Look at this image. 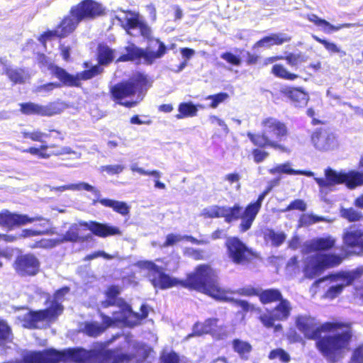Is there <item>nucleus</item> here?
<instances>
[{"instance_id": "f257e3e1", "label": "nucleus", "mask_w": 363, "mask_h": 363, "mask_svg": "<svg viewBox=\"0 0 363 363\" xmlns=\"http://www.w3.org/2000/svg\"><path fill=\"white\" fill-rule=\"evenodd\" d=\"M297 328L308 339H317L321 333L330 335L320 338L316 345L323 355L332 362L344 358L350 349L352 333L349 324L325 323L319 325L314 318L300 315L296 319Z\"/></svg>"}, {"instance_id": "f03ea898", "label": "nucleus", "mask_w": 363, "mask_h": 363, "mask_svg": "<svg viewBox=\"0 0 363 363\" xmlns=\"http://www.w3.org/2000/svg\"><path fill=\"white\" fill-rule=\"evenodd\" d=\"M116 18L128 34L133 35V30L139 29L140 35L150 41L145 50L138 48L134 44L128 45L125 48V53L121 55L117 61H133L143 58L145 63L152 64L166 53V46L160 40L152 38L151 28L139 13L121 11V13L116 16Z\"/></svg>"}, {"instance_id": "7ed1b4c3", "label": "nucleus", "mask_w": 363, "mask_h": 363, "mask_svg": "<svg viewBox=\"0 0 363 363\" xmlns=\"http://www.w3.org/2000/svg\"><path fill=\"white\" fill-rule=\"evenodd\" d=\"M336 243L332 235L318 237L306 241L302 247L305 255L303 272L304 276L313 279L320 275L328 268L339 265L342 262L340 256L334 254H323L316 252L330 250Z\"/></svg>"}, {"instance_id": "20e7f679", "label": "nucleus", "mask_w": 363, "mask_h": 363, "mask_svg": "<svg viewBox=\"0 0 363 363\" xmlns=\"http://www.w3.org/2000/svg\"><path fill=\"white\" fill-rule=\"evenodd\" d=\"M183 285L201 291L212 298L221 301H234L235 305L244 311H252L255 306L243 300H234L233 292L220 286L217 281L216 272L208 265L201 264L197 267L194 273L188 275Z\"/></svg>"}, {"instance_id": "39448f33", "label": "nucleus", "mask_w": 363, "mask_h": 363, "mask_svg": "<svg viewBox=\"0 0 363 363\" xmlns=\"http://www.w3.org/2000/svg\"><path fill=\"white\" fill-rule=\"evenodd\" d=\"M267 194V191L261 194L257 200L247 205L244 211L238 204H235L233 207L213 205L203 208L201 216L205 218H225L227 223L240 219L239 229L240 232L244 233L251 228Z\"/></svg>"}, {"instance_id": "423d86ee", "label": "nucleus", "mask_w": 363, "mask_h": 363, "mask_svg": "<svg viewBox=\"0 0 363 363\" xmlns=\"http://www.w3.org/2000/svg\"><path fill=\"white\" fill-rule=\"evenodd\" d=\"M147 76L137 73L128 81L117 84L111 89L113 99L127 108L135 106L142 99V90L151 86Z\"/></svg>"}, {"instance_id": "0eeeda50", "label": "nucleus", "mask_w": 363, "mask_h": 363, "mask_svg": "<svg viewBox=\"0 0 363 363\" xmlns=\"http://www.w3.org/2000/svg\"><path fill=\"white\" fill-rule=\"evenodd\" d=\"M261 126L262 134L247 133V137L254 145L259 147L269 146L283 152L287 151L284 146L278 143L288 134L285 123L276 118L267 117L262 120Z\"/></svg>"}, {"instance_id": "6e6552de", "label": "nucleus", "mask_w": 363, "mask_h": 363, "mask_svg": "<svg viewBox=\"0 0 363 363\" xmlns=\"http://www.w3.org/2000/svg\"><path fill=\"white\" fill-rule=\"evenodd\" d=\"M82 226L86 227L94 235L100 238L122 235V231L119 228L108 223H101L96 221H79L78 223H72L69 226L68 230L60 239L61 243L64 242H78L86 240L89 236L79 235V230Z\"/></svg>"}, {"instance_id": "1a4fd4ad", "label": "nucleus", "mask_w": 363, "mask_h": 363, "mask_svg": "<svg viewBox=\"0 0 363 363\" xmlns=\"http://www.w3.org/2000/svg\"><path fill=\"white\" fill-rule=\"evenodd\" d=\"M360 172L351 171L348 173L337 172L330 168L325 169V178L314 177L321 189H328L336 184L345 183L349 189L363 185V155L359 162Z\"/></svg>"}, {"instance_id": "9d476101", "label": "nucleus", "mask_w": 363, "mask_h": 363, "mask_svg": "<svg viewBox=\"0 0 363 363\" xmlns=\"http://www.w3.org/2000/svg\"><path fill=\"white\" fill-rule=\"evenodd\" d=\"M362 274L363 266H361L351 271L340 272L329 277L319 279L313 284L312 286L317 287L320 283L328 281V289L324 294V298L333 300L337 297L346 286L350 285Z\"/></svg>"}, {"instance_id": "9b49d317", "label": "nucleus", "mask_w": 363, "mask_h": 363, "mask_svg": "<svg viewBox=\"0 0 363 363\" xmlns=\"http://www.w3.org/2000/svg\"><path fill=\"white\" fill-rule=\"evenodd\" d=\"M68 288H62L58 290L54 295V300L51 302L50 306L45 309L36 312H26L21 318L25 328H38L40 321H51L55 319L63 311L60 301L66 294Z\"/></svg>"}, {"instance_id": "f8f14e48", "label": "nucleus", "mask_w": 363, "mask_h": 363, "mask_svg": "<svg viewBox=\"0 0 363 363\" xmlns=\"http://www.w3.org/2000/svg\"><path fill=\"white\" fill-rule=\"evenodd\" d=\"M40 59L43 63L48 65V69L51 70L53 74H55L65 85L69 86H79L82 80L90 79L102 72V69L99 66L95 65L89 69L77 73L76 75H72L67 73L65 69L55 66L52 63H48L45 60V56H42Z\"/></svg>"}, {"instance_id": "ddd939ff", "label": "nucleus", "mask_w": 363, "mask_h": 363, "mask_svg": "<svg viewBox=\"0 0 363 363\" xmlns=\"http://www.w3.org/2000/svg\"><path fill=\"white\" fill-rule=\"evenodd\" d=\"M35 221H40L39 227L41 230H47L48 233L50 230L48 227L50 226V220L42 216L29 217L26 214H18L11 213L8 210H4L0 212V225L12 230L14 227L26 225Z\"/></svg>"}, {"instance_id": "4468645a", "label": "nucleus", "mask_w": 363, "mask_h": 363, "mask_svg": "<svg viewBox=\"0 0 363 363\" xmlns=\"http://www.w3.org/2000/svg\"><path fill=\"white\" fill-rule=\"evenodd\" d=\"M136 266L142 269L147 271L150 281L155 288L162 289H168L178 284L177 279L164 274V269L150 261H140Z\"/></svg>"}, {"instance_id": "2eb2a0df", "label": "nucleus", "mask_w": 363, "mask_h": 363, "mask_svg": "<svg viewBox=\"0 0 363 363\" xmlns=\"http://www.w3.org/2000/svg\"><path fill=\"white\" fill-rule=\"evenodd\" d=\"M225 245L228 257L237 264H245L254 257L251 250L237 238H229Z\"/></svg>"}, {"instance_id": "dca6fc26", "label": "nucleus", "mask_w": 363, "mask_h": 363, "mask_svg": "<svg viewBox=\"0 0 363 363\" xmlns=\"http://www.w3.org/2000/svg\"><path fill=\"white\" fill-rule=\"evenodd\" d=\"M279 301L273 310L260 315L259 320L265 327L272 328L274 321H283L289 318L291 311L290 302L283 298Z\"/></svg>"}, {"instance_id": "f3484780", "label": "nucleus", "mask_w": 363, "mask_h": 363, "mask_svg": "<svg viewBox=\"0 0 363 363\" xmlns=\"http://www.w3.org/2000/svg\"><path fill=\"white\" fill-rule=\"evenodd\" d=\"M103 11L101 5L93 0L82 1L70 9V13L76 16L80 21L93 19L100 16Z\"/></svg>"}, {"instance_id": "a211bd4d", "label": "nucleus", "mask_w": 363, "mask_h": 363, "mask_svg": "<svg viewBox=\"0 0 363 363\" xmlns=\"http://www.w3.org/2000/svg\"><path fill=\"white\" fill-rule=\"evenodd\" d=\"M13 267L21 275L33 276L38 272L40 262L33 255H21L16 258Z\"/></svg>"}, {"instance_id": "6ab92c4d", "label": "nucleus", "mask_w": 363, "mask_h": 363, "mask_svg": "<svg viewBox=\"0 0 363 363\" xmlns=\"http://www.w3.org/2000/svg\"><path fill=\"white\" fill-rule=\"evenodd\" d=\"M344 245L352 250L354 254L363 252V230L355 227L345 230L342 235Z\"/></svg>"}, {"instance_id": "aec40b11", "label": "nucleus", "mask_w": 363, "mask_h": 363, "mask_svg": "<svg viewBox=\"0 0 363 363\" xmlns=\"http://www.w3.org/2000/svg\"><path fill=\"white\" fill-rule=\"evenodd\" d=\"M311 141L315 148L320 150H328L337 146L335 135L326 129H318L311 135Z\"/></svg>"}, {"instance_id": "412c9836", "label": "nucleus", "mask_w": 363, "mask_h": 363, "mask_svg": "<svg viewBox=\"0 0 363 363\" xmlns=\"http://www.w3.org/2000/svg\"><path fill=\"white\" fill-rule=\"evenodd\" d=\"M218 320L216 318H209L203 323H197L194 326L193 333L189 335L187 338L194 335H201L203 334L211 333L213 336H220L224 332L221 325H218Z\"/></svg>"}, {"instance_id": "4be33fe9", "label": "nucleus", "mask_w": 363, "mask_h": 363, "mask_svg": "<svg viewBox=\"0 0 363 363\" xmlns=\"http://www.w3.org/2000/svg\"><path fill=\"white\" fill-rule=\"evenodd\" d=\"M113 317L110 318L104 314H101L103 323L106 325V327L112 326L116 322H122L126 323L128 318L132 314V310L128 305H123V307L118 308L117 311H113Z\"/></svg>"}, {"instance_id": "5701e85b", "label": "nucleus", "mask_w": 363, "mask_h": 363, "mask_svg": "<svg viewBox=\"0 0 363 363\" xmlns=\"http://www.w3.org/2000/svg\"><path fill=\"white\" fill-rule=\"evenodd\" d=\"M306 18L309 21L313 23L315 26L320 27V29L325 33H330L333 30L336 31L345 28H351L360 26L357 23H344L335 26L327 21L320 18L318 16L313 13L307 14Z\"/></svg>"}, {"instance_id": "b1692460", "label": "nucleus", "mask_w": 363, "mask_h": 363, "mask_svg": "<svg viewBox=\"0 0 363 363\" xmlns=\"http://www.w3.org/2000/svg\"><path fill=\"white\" fill-rule=\"evenodd\" d=\"M280 92L291 99L296 106H304L308 103V94L300 89L283 87Z\"/></svg>"}, {"instance_id": "393cba45", "label": "nucleus", "mask_w": 363, "mask_h": 363, "mask_svg": "<svg viewBox=\"0 0 363 363\" xmlns=\"http://www.w3.org/2000/svg\"><path fill=\"white\" fill-rule=\"evenodd\" d=\"M81 21L74 16L72 13L65 16L62 21L61 23L57 27L59 33L60 38H65L72 33L78 26Z\"/></svg>"}, {"instance_id": "a878e982", "label": "nucleus", "mask_w": 363, "mask_h": 363, "mask_svg": "<svg viewBox=\"0 0 363 363\" xmlns=\"http://www.w3.org/2000/svg\"><path fill=\"white\" fill-rule=\"evenodd\" d=\"M97 202L100 203L101 205L106 207L113 208V211L123 216L128 215L130 212L129 206L123 201H115L108 199L93 200V204H96Z\"/></svg>"}, {"instance_id": "bb28decb", "label": "nucleus", "mask_w": 363, "mask_h": 363, "mask_svg": "<svg viewBox=\"0 0 363 363\" xmlns=\"http://www.w3.org/2000/svg\"><path fill=\"white\" fill-rule=\"evenodd\" d=\"M291 38L287 36L286 34H272L257 41L255 43V47L269 48L274 45H281L284 43L289 42Z\"/></svg>"}, {"instance_id": "cd10ccee", "label": "nucleus", "mask_w": 363, "mask_h": 363, "mask_svg": "<svg viewBox=\"0 0 363 363\" xmlns=\"http://www.w3.org/2000/svg\"><path fill=\"white\" fill-rule=\"evenodd\" d=\"M262 234L264 240L275 247L280 246L286 238V235L284 232H276L273 229L268 228L262 230Z\"/></svg>"}, {"instance_id": "c85d7f7f", "label": "nucleus", "mask_w": 363, "mask_h": 363, "mask_svg": "<svg viewBox=\"0 0 363 363\" xmlns=\"http://www.w3.org/2000/svg\"><path fill=\"white\" fill-rule=\"evenodd\" d=\"M269 172L272 174L283 173L287 174H302L307 177L314 176V173L311 171L295 170L292 169L289 162L278 164L270 169Z\"/></svg>"}, {"instance_id": "c756f323", "label": "nucleus", "mask_w": 363, "mask_h": 363, "mask_svg": "<svg viewBox=\"0 0 363 363\" xmlns=\"http://www.w3.org/2000/svg\"><path fill=\"white\" fill-rule=\"evenodd\" d=\"M184 240H186L190 241L195 244L206 243V242H205L203 240H198L197 239H196L190 235H182L179 234H172H172H169L167 235L166 241L162 245V247L173 246Z\"/></svg>"}, {"instance_id": "7c9ffc66", "label": "nucleus", "mask_w": 363, "mask_h": 363, "mask_svg": "<svg viewBox=\"0 0 363 363\" xmlns=\"http://www.w3.org/2000/svg\"><path fill=\"white\" fill-rule=\"evenodd\" d=\"M179 113L177 114V119L188 117H194L197 115V106L192 102L181 103L178 106Z\"/></svg>"}, {"instance_id": "2f4dec72", "label": "nucleus", "mask_w": 363, "mask_h": 363, "mask_svg": "<svg viewBox=\"0 0 363 363\" xmlns=\"http://www.w3.org/2000/svg\"><path fill=\"white\" fill-rule=\"evenodd\" d=\"M68 107L69 106L62 101L50 103L46 106H43V116H52L60 114Z\"/></svg>"}, {"instance_id": "473e14b6", "label": "nucleus", "mask_w": 363, "mask_h": 363, "mask_svg": "<svg viewBox=\"0 0 363 363\" xmlns=\"http://www.w3.org/2000/svg\"><path fill=\"white\" fill-rule=\"evenodd\" d=\"M259 300L262 303L267 304L282 298L281 292L277 289H268L263 291L259 294Z\"/></svg>"}, {"instance_id": "72a5a7b5", "label": "nucleus", "mask_w": 363, "mask_h": 363, "mask_svg": "<svg viewBox=\"0 0 363 363\" xmlns=\"http://www.w3.org/2000/svg\"><path fill=\"white\" fill-rule=\"evenodd\" d=\"M5 72L10 80L14 83H23L28 78V75L21 69L6 68Z\"/></svg>"}, {"instance_id": "f704fd0d", "label": "nucleus", "mask_w": 363, "mask_h": 363, "mask_svg": "<svg viewBox=\"0 0 363 363\" xmlns=\"http://www.w3.org/2000/svg\"><path fill=\"white\" fill-rule=\"evenodd\" d=\"M320 221H325L329 223L332 222L331 220L322 216H318L313 214H303L299 218L298 226H309Z\"/></svg>"}, {"instance_id": "c9c22d12", "label": "nucleus", "mask_w": 363, "mask_h": 363, "mask_svg": "<svg viewBox=\"0 0 363 363\" xmlns=\"http://www.w3.org/2000/svg\"><path fill=\"white\" fill-rule=\"evenodd\" d=\"M99 62L101 65H107L115 57L114 51L106 45H100L98 53Z\"/></svg>"}, {"instance_id": "e433bc0d", "label": "nucleus", "mask_w": 363, "mask_h": 363, "mask_svg": "<svg viewBox=\"0 0 363 363\" xmlns=\"http://www.w3.org/2000/svg\"><path fill=\"white\" fill-rule=\"evenodd\" d=\"M272 73L277 77L286 79L294 80L298 78V75L289 72L283 65L277 64L272 68Z\"/></svg>"}, {"instance_id": "4c0bfd02", "label": "nucleus", "mask_w": 363, "mask_h": 363, "mask_svg": "<svg viewBox=\"0 0 363 363\" xmlns=\"http://www.w3.org/2000/svg\"><path fill=\"white\" fill-rule=\"evenodd\" d=\"M48 146H49V149L50 148L52 149V151L48 152L49 158L51 156H60V155H70V154L74 155L77 158H79L80 157V154L73 151L71 149V147H67V146H57V145H54V144L48 145Z\"/></svg>"}, {"instance_id": "58836bf2", "label": "nucleus", "mask_w": 363, "mask_h": 363, "mask_svg": "<svg viewBox=\"0 0 363 363\" xmlns=\"http://www.w3.org/2000/svg\"><path fill=\"white\" fill-rule=\"evenodd\" d=\"M20 134L23 138H28L35 142H42V139L43 138H48L50 136V135L43 133L40 130H30L24 129L21 131Z\"/></svg>"}, {"instance_id": "ea45409f", "label": "nucleus", "mask_w": 363, "mask_h": 363, "mask_svg": "<svg viewBox=\"0 0 363 363\" xmlns=\"http://www.w3.org/2000/svg\"><path fill=\"white\" fill-rule=\"evenodd\" d=\"M21 111L27 115L37 114L43 116V106L34 103L21 104Z\"/></svg>"}, {"instance_id": "a19ab883", "label": "nucleus", "mask_w": 363, "mask_h": 363, "mask_svg": "<svg viewBox=\"0 0 363 363\" xmlns=\"http://www.w3.org/2000/svg\"><path fill=\"white\" fill-rule=\"evenodd\" d=\"M340 215L342 218L348 220L350 222L358 221L363 218V215L360 211L352 208H342L340 210Z\"/></svg>"}, {"instance_id": "79ce46f5", "label": "nucleus", "mask_w": 363, "mask_h": 363, "mask_svg": "<svg viewBox=\"0 0 363 363\" xmlns=\"http://www.w3.org/2000/svg\"><path fill=\"white\" fill-rule=\"evenodd\" d=\"M49 149L48 145H42L38 147H31L28 149L22 150L23 152L30 153L33 155H36L39 158L48 159L49 155L48 150Z\"/></svg>"}, {"instance_id": "37998d69", "label": "nucleus", "mask_w": 363, "mask_h": 363, "mask_svg": "<svg viewBox=\"0 0 363 363\" xmlns=\"http://www.w3.org/2000/svg\"><path fill=\"white\" fill-rule=\"evenodd\" d=\"M84 190L86 191H89L92 193L96 198V200L100 199V191L97 189L96 187L90 185L88 183L82 182L77 184H72V191H82Z\"/></svg>"}, {"instance_id": "c03bdc74", "label": "nucleus", "mask_w": 363, "mask_h": 363, "mask_svg": "<svg viewBox=\"0 0 363 363\" xmlns=\"http://www.w3.org/2000/svg\"><path fill=\"white\" fill-rule=\"evenodd\" d=\"M105 328L100 325L98 323H87L84 328V332L89 336L96 337L102 333Z\"/></svg>"}, {"instance_id": "a18cd8bd", "label": "nucleus", "mask_w": 363, "mask_h": 363, "mask_svg": "<svg viewBox=\"0 0 363 363\" xmlns=\"http://www.w3.org/2000/svg\"><path fill=\"white\" fill-rule=\"evenodd\" d=\"M229 97L227 93H219L215 95H209L205 98L206 100H211L212 102L210 106L213 108H216L219 104L225 101Z\"/></svg>"}, {"instance_id": "49530a36", "label": "nucleus", "mask_w": 363, "mask_h": 363, "mask_svg": "<svg viewBox=\"0 0 363 363\" xmlns=\"http://www.w3.org/2000/svg\"><path fill=\"white\" fill-rule=\"evenodd\" d=\"M307 208L306 203L302 199H295L291 201L289 205L282 212H286L291 210H298L301 211H305Z\"/></svg>"}, {"instance_id": "de8ad7c7", "label": "nucleus", "mask_w": 363, "mask_h": 363, "mask_svg": "<svg viewBox=\"0 0 363 363\" xmlns=\"http://www.w3.org/2000/svg\"><path fill=\"white\" fill-rule=\"evenodd\" d=\"M235 350L240 355L248 354L251 350V346L249 343L236 340L233 342Z\"/></svg>"}, {"instance_id": "09e8293b", "label": "nucleus", "mask_w": 363, "mask_h": 363, "mask_svg": "<svg viewBox=\"0 0 363 363\" xmlns=\"http://www.w3.org/2000/svg\"><path fill=\"white\" fill-rule=\"evenodd\" d=\"M270 359H279L281 361L287 362L289 361V355L282 349L272 350L269 355Z\"/></svg>"}, {"instance_id": "8fccbe9b", "label": "nucleus", "mask_w": 363, "mask_h": 363, "mask_svg": "<svg viewBox=\"0 0 363 363\" xmlns=\"http://www.w3.org/2000/svg\"><path fill=\"white\" fill-rule=\"evenodd\" d=\"M130 169L132 172H138L141 175H150L154 176L157 178H160L161 177V173L160 172L157 170H145L144 169L139 167L137 164H131Z\"/></svg>"}, {"instance_id": "3c124183", "label": "nucleus", "mask_w": 363, "mask_h": 363, "mask_svg": "<svg viewBox=\"0 0 363 363\" xmlns=\"http://www.w3.org/2000/svg\"><path fill=\"white\" fill-rule=\"evenodd\" d=\"M60 33L57 30V28H56L55 30H48L45 33H44L43 34H42L38 40L39 41L43 43L44 45H45V43L48 40H51L52 39L55 38H60Z\"/></svg>"}, {"instance_id": "603ef678", "label": "nucleus", "mask_w": 363, "mask_h": 363, "mask_svg": "<svg viewBox=\"0 0 363 363\" xmlns=\"http://www.w3.org/2000/svg\"><path fill=\"white\" fill-rule=\"evenodd\" d=\"M48 234L47 230H32V229H23L21 233L18 235L20 238H28L33 237L40 235Z\"/></svg>"}, {"instance_id": "864d4df0", "label": "nucleus", "mask_w": 363, "mask_h": 363, "mask_svg": "<svg viewBox=\"0 0 363 363\" xmlns=\"http://www.w3.org/2000/svg\"><path fill=\"white\" fill-rule=\"evenodd\" d=\"M285 60L287 61V63L292 67L297 66L298 65L305 62L303 57L300 54L291 53L285 57Z\"/></svg>"}, {"instance_id": "5fc2aeb1", "label": "nucleus", "mask_w": 363, "mask_h": 363, "mask_svg": "<svg viewBox=\"0 0 363 363\" xmlns=\"http://www.w3.org/2000/svg\"><path fill=\"white\" fill-rule=\"evenodd\" d=\"M350 363H363V345L357 347L352 352Z\"/></svg>"}, {"instance_id": "6e6d98bb", "label": "nucleus", "mask_w": 363, "mask_h": 363, "mask_svg": "<svg viewBox=\"0 0 363 363\" xmlns=\"http://www.w3.org/2000/svg\"><path fill=\"white\" fill-rule=\"evenodd\" d=\"M60 240H53V239H45L42 240L33 246V247H44V248H50L56 246L57 245L60 244Z\"/></svg>"}, {"instance_id": "4d7b16f0", "label": "nucleus", "mask_w": 363, "mask_h": 363, "mask_svg": "<svg viewBox=\"0 0 363 363\" xmlns=\"http://www.w3.org/2000/svg\"><path fill=\"white\" fill-rule=\"evenodd\" d=\"M101 171L106 172L109 174H117L122 172L124 166L122 164L105 165L101 167Z\"/></svg>"}, {"instance_id": "13d9d810", "label": "nucleus", "mask_w": 363, "mask_h": 363, "mask_svg": "<svg viewBox=\"0 0 363 363\" xmlns=\"http://www.w3.org/2000/svg\"><path fill=\"white\" fill-rule=\"evenodd\" d=\"M164 363H186V361L180 359L176 353H169L164 356Z\"/></svg>"}, {"instance_id": "bf43d9fd", "label": "nucleus", "mask_w": 363, "mask_h": 363, "mask_svg": "<svg viewBox=\"0 0 363 363\" xmlns=\"http://www.w3.org/2000/svg\"><path fill=\"white\" fill-rule=\"evenodd\" d=\"M268 155L269 154L267 152L259 149H255L252 151L253 159L256 163H259L264 161L268 157Z\"/></svg>"}, {"instance_id": "052dcab7", "label": "nucleus", "mask_w": 363, "mask_h": 363, "mask_svg": "<svg viewBox=\"0 0 363 363\" xmlns=\"http://www.w3.org/2000/svg\"><path fill=\"white\" fill-rule=\"evenodd\" d=\"M221 57L228 62L234 65H239L241 62L240 59L238 57L230 52H225L222 54Z\"/></svg>"}, {"instance_id": "680f3d73", "label": "nucleus", "mask_w": 363, "mask_h": 363, "mask_svg": "<svg viewBox=\"0 0 363 363\" xmlns=\"http://www.w3.org/2000/svg\"><path fill=\"white\" fill-rule=\"evenodd\" d=\"M99 257H103L104 258H105L106 259H111L114 257L113 255H108V254L106 253L104 251H97V252H95L92 254H90V255H88L87 256H86V257L84 258V260H91V259H96Z\"/></svg>"}, {"instance_id": "e2e57ef3", "label": "nucleus", "mask_w": 363, "mask_h": 363, "mask_svg": "<svg viewBox=\"0 0 363 363\" xmlns=\"http://www.w3.org/2000/svg\"><path fill=\"white\" fill-rule=\"evenodd\" d=\"M10 328L8 325L0 320V340H6L9 337Z\"/></svg>"}, {"instance_id": "0e129e2a", "label": "nucleus", "mask_w": 363, "mask_h": 363, "mask_svg": "<svg viewBox=\"0 0 363 363\" xmlns=\"http://www.w3.org/2000/svg\"><path fill=\"white\" fill-rule=\"evenodd\" d=\"M323 45L327 50L333 53H342V55H345V52L342 51L340 48L335 43L328 41H324Z\"/></svg>"}, {"instance_id": "69168bd1", "label": "nucleus", "mask_w": 363, "mask_h": 363, "mask_svg": "<svg viewBox=\"0 0 363 363\" xmlns=\"http://www.w3.org/2000/svg\"><path fill=\"white\" fill-rule=\"evenodd\" d=\"M208 119L211 124H217L219 126H220L224 131H225L226 133L228 132V125L222 119L219 118L218 117L214 115H211Z\"/></svg>"}, {"instance_id": "338daca9", "label": "nucleus", "mask_w": 363, "mask_h": 363, "mask_svg": "<svg viewBox=\"0 0 363 363\" xmlns=\"http://www.w3.org/2000/svg\"><path fill=\"white\" fill-rule=\"evenodd\" d=\"M119 294H120V289L118 286H111L108 287L106 291V296L110 299L114 298Z\"/></svg>"}, {"instance_id": "774afa93", "label": "nucleus", "mask_w": 363, "mask_h": 363, "mask_svg": "<svg viewBox=\"0 0 363 363\" xmlns=\"http://www.w3.org/2000/svg\"><path fill=\"white\" fill-rule=\"evenodd\" d=\"M354 296L359 301L363 302V283L356 286Z\"/></svg>"}]
</instances>
